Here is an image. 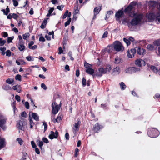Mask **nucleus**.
<instances>
[{
	"instance_id": "nucleus-38",
	"label": "nucleus",
	"mask_w": 160,
	"mask_h": 160,
	"mask_svg": "<svg viewBox=\"0 0 160 160\" xmlns=\"http://www.w3.org/2000/svg\"><path fill=\"white\" fill-rule=\"evenodd\" d=\"M13 82V79L8 78L6 80V82L9 84H11Z\"/></svg>"
},
{
	"instance_id": "nucleus-25",
	"label": "nucleus",
	"mask_w": 160,
	"mask_h": 160,
	"mask_svg": "<svg viewBox=\"0 0 160 160\" xmlns=\"http://www.w3.org/2000/svg\"><path fill=\"white\" fill-rule=\"evenodd\" d=\"M113 71V72L115 74H118L120 72V68L118 67L115 68Z\"/></svg>"
},
{
	"instance_id": "nucleus-56",
	"label": "nucleus",
	"mask_w": 160,
	"mask_h": 160,
	"mask_svg": "<svg viewBox=\"0 0 160 160\" xmlns=\"http://www.w3.org/2000/svg\"><path fill=\"white\" fill-rule=\"evenodd\" d=\"M31 144L32 145V147L33 148H35L36 147V146L35 145V144L33 141H31Z\"/></svg>"
},
{
	"instance_id": "nucleus-53",
	"label": "nucleus",
	"mask_w": 160,
	"mask_h": 160,
	"mask_svg": "<svg viewBox=\"0 0 160 160\" xmlns=\"http://www.w3.org/2000/svg\"><path fill=\"white\" fill-rule=\"evenodd\" d=\"M15 98L19 102L20 101V97L18 95H16L15 96Z\"/></svg>"
},
{
	"instance_id": "nucleus-15",
	"label": "nucleus",
	"mask_w": 160,
	"mask_h": 160,
	"mask_svg": "<svg viewBox=\"0 0 160 160\" xmlns=\"http://www.w3.org/2000/svg\"><path fill=\"white\" fill-rule=\"evenodd\" d=\"M135 2H132L129 5L125 8V12H128L130 11L133 8L134 6H135Z\"/></svg>"
},
{
	"instance_id": "nucleus-54",
	"label": "nucleus",
	"mask_w": 160,
	"mask_h": 160,
	"mask_svg": "<svg viewBox=\"0 0 160 160\" xmlns=\"http://www.w3.org/2000/svg\"><path fill=\"white\" fill-rule=\"evenodd\" d=\"M41 87L44 90H45L47 89V87L43 83H42L41 84Z\"/></svg>"
},
{
	"instance_id": "nucleus-44",
	"label": "nucleus",
	"mask_w": 160,
	"mask_h": 160,
	"mask_svg": "<svg viewBox=\"0 0 160 160\" xmlns=\"http://www.w3.org/2000/svg\"><path fill=\"white\" fill-rule=\"evenodd\" d=\"M28 116V115L25 112H22L21 114V117L26 118Z\"/></svg>"
},
{
	"instance_id": "nucleus-60",
	"label": "nucleus",
	"mask_w": 160,
	"mask_h": 160,
	"mask_svg": "<svg viewBox=\"0 0 160 160\" xmlns=\"http://www.w3.org/2000/svg\"><path fill=\"white\" fill-rule=\"evenodd\" d=\"M12 17L14 19H17L18 17V16L16 14L13 13L12 15Z\"/></svg>"
},
{
	"instance_id": "nucleus-29",
	"label": "nucleus",
	"mask_w": 160,
	"mask_h": 160,
	"mask_svg": "<svg viewBox=\"0 0 160 160\" xmlns=\"http://www.w3.org/2000/svg\"><path fill=\"white\" fill-rule=\"evenodd\" d=\"M100 128V126L98 123H96L94 128V130L95 132H97Z\"/></svg>"
},
{
	"instance_id": "nucleus-52",
	"label": "nucleus",
	"mask_w": 160,
	"mask_h": 160,
	"mask_svg": "<svg viewBox=\"0 0 160 160\" xmlns=\"http://www.w3.org/2000/svg\"><path fill=\"white\" fill-rule=\"evenodd\" d=\"M86 80L83 78L82 80V83L83 86H85L86 85Z\"/></svg>"
},
{
	"instance_id": "nucleus-42",
	"label": "nucleus",
	"mask_w": 160,
	"mask_h": 160,
	"mask_svg": "<svg viewBox=\"0 0 160 160\" xmlns=\"http://www.w3.org/2000/svg\"><path fill=\"white\" fill-rule=\"evenodd\" d=\"M92 65L91 64H89L87 62L84 63V66L87 69L91 68Z\"/></svg>"
},
{
	"instance_id": "nucleus-45",
	"label": "nucleus",
	"mask_w": 160,
	"mask_h": 160,
	"mask_svg": "<svg viewBox=\"0 0 160 160\" xmlns=\"http://www.w3.org/2000/svg\"><path fill=\"white\" fill-rule=\"evenodd\" d=\"M113 13V12L111 11H110L107 12V13L106 15V18H108L110 15Z\"/></svg>"
},
{
	"instance_id": "nucleus-47",
	"label": "nucleus",
	"mask_w": 160,
	"mask_h": 160,
	"mask_svg": "<svg viewBox=\"0 0 160 160\" xmlns=\"http://www.w3.org/2000/svg\"><path fill=\"white\" fill-rule=\"evenodd\" d=\"M13 39V37H10L8 38L7 42L8 43H10L12 42V40Z\"/></svg>"
},
{
	"instance_id": "nucleus-59",
	"label": "nucleus",
	"mask_w": 160,
	"mask_h": 160,
	"mask_svg": "<svg viewBox=\"0 0 160 160\" xmlns=\"http://www.w3.org/2000/svg\"><path fill=\"white\" fill-rule=\"evenodd\" d=\"M59 52H58V54H60L63 52V50L61 47H60L58 48Z\"/></svg>"
},
{
	"instance_id": "nucleus-19",
	"label": "nucleus",
	"mask_w": 160,
	"mask_h": 160,
	"mask_svg": "<svg viewBox=\"0 0 160 160\" xmlns=\"http://www.w3.org/2000/svg\"><path fill=\"white\" fill-rule=\"evenodd\" d=\"M122 62L121 58L118 56L116 57L114 59V62L116 64H118Z\"/></svg>"
},
{
	"instance_id": "nucleus-50",
	"label": "nucleus",
	"mask_w": 160,
	"mask_h": 160,
	"mask_svg": "<svg viewBox=\"0 0 160 160\" xmlns=\"http://www.w3.org/2000/svg\"><path fill=\"white\" fill-rule=\"evenodd\" d=\"M64 7V6L63 5H61V6H58L57 7V8L60 10H62Z\"/></svg>"
},
{
	"instance_id": "nucleus-35",
	"label": "nucleus",
	"mask_w": 160,
	"mask_h": 160,
	"mask_svg": "<svg viewBox=\"0 0 160 160\" xmlns=\"http://www.w3.org/2000/svg\"><path fill=\"white\" fill-rule=\"evenodd\" d=\"M0 49L1 51L2 55H4L5 53V51L6 50V48L5 47L1 48Z\"/></svg>"
},
{
	"instance_id": "nucleus-48",
	"label": "nucleus",
	"mask_w": 160,
	"mask_h": 160,
	"mask_svg": "<svg viewBox=\"0 0 160 160\" xmlns=\"http://www.w3.org/2000/svg\"><path fill=\"white\" fill-rule=\"evenodd\" d=\"M68 13V10H66V11L65 13L64 14V15L63 16V17H62L63 19H65L67 17Z\"/></svg>"
},
{
	"instance_id": "nucleus-32",
	"label": "nucleus",
	"mask_w": 160,
	"mask_h": 160,
	"mask_svg": "<svg viewBox=\"0 0 160 160\" xmlns=\"http://www.w3.org/2000/svg\"><path fill=\"white\" fill-rule=\"evenodd\" d=\"M27 60L28 61H32L34 60V58L31 56H28L26 58Z\"/></svg>"
},
{
	"instance_id": "nucleus-30",
	"label": "nucleus",
	"mask_w": 160,
	"mask_h": 160,
	"mask_svg": "<svg viewBox=\"0 0 160 160\" xmlns=\"http://www.w3.org/2000/svg\"><path fill=\"white\" fill-rule=\"evenodd\" d=\"M119 84L121 90H123L126 88V86L123 82H121Z\"/></svg>"
},
{
	"instance_id": "nucleus-20",
	"label": "nucleus",
	"mask_w": 160,
	"mask_h": 160,
	"mask_svg": "<svg viewBox=\"0 0 160 160\" xmlns=\"http://www.w3.org/2000/svg\"><path fill=\"white\" fill-rule=\"evenodd\" d=\"M151 69L154 72L156 73L158 72L159 74L160 75V69L158 70V68L154 66H151Z\"/></svg>"
},
{
	"instance_id": "nucleus-18",
	"label": "nucleus",
	"mask_w": 160,
	"mask_h": 160,
	"mask_svg": "<svg viewBox=\"0 0 160 160\" xmlns=\"http://www.w3.org/2000/svg\"><path fill=\"white\" fill-rule=\"evenodd\" d=\"M136 49L138 54L139 55H143L146 53L145 50L142 48H140L139 47H137Z\"/></svg>"
},
{
	"instance_id": "nucleus-17",
	"label": "nucleus",
	"mask_w": 160,
	"mask_h": 160,
	"mask_svg": "<svg viewBox=\"0 0 160 160\" xmlns=\"http://www.w3.org/2000/svg\"><path fill=\"white\" fill-rule=\"evenodd\" d=\"M123 14V12L122 10H119L115 14L117 20H119L120 18H121Z\"/></svg>"
},
{
	"instance_id": "nucleus-36",
	"label": "nucleus",
	"mask_w": 160,
	"mask_h": 160,
	"mask_svg": "<svg viewBox=\"0 0 160 160\" xmlns=\"http://www.w3.org/2000/svg\"><path fill=\"white\" fill-rule=\"evenodd\" d=\"M22 122L20 121L17 124V127L19 129H22Z\"/></svg>"
},
{
	"instance_id": "nucleus-27",
	"label": "nucleus",
	"mask_w": 160,
	"mask_h": 160,
	"mask_svg": "<svg viewBox=\"0 0 160 160\" xmlns=\"http://www.w3.org/2000/svg\"><path fill=\"white\" fill-rule=\"evenodd\" d=\"M147 49L150 51H152L156 48H155L153 45L148 44L147 46Z\"/></svg>"
},
{
	"instance_id": "nucleus-28",
	"label": "nucleus",
	"mask_w": 160,
	"mask_h": 160,
	"mask_svg": "<svg viewBox=\"0 0 160 160\" xmlns=\"http://www.w3.org/2000/svg\"><path fill=\"white\" fill-rule=\"evenodd\" d=\"M16 141L20 145H22L23 143V140L20 138H17L16 139Z\"/></svg>"
},
{
	"instance_id": "nucleus-63",
	"label": "nucleus",
	"mask_w": 160,
	"mask_h": 160,
	"mask_svg": "<svg viewBox=\"0 0 160 160\" xmlns=\"http://www.w3.org/2000/svg\"><path fill=\"white\" fill-rule=\"evenodd\" d=\"M37 46L36 45H35L33 46L30 47L29 48L32 49V50H34L35 49L37 48Z\"/></svg>"
},
{
	"instance_id": "nucleus-22",
	"label": "nucleus",
	"mask_w": 160,
	"mask_h": 160,
	"mask_svg": "<svg viewBox=\"0 0 160 160\" xmlns=\"http://www.w3.org/2000/svg\"><path fill=\"white\" fill-rule=\"evenodd\" d=\"M86 71L87 73L92 75L94 72V69L91 68L87 69Z\"/></svg>"
},
{
	"instance_id": "nucleus-14",
	"label": "nucleus",
	"mask_w": 160,
	"mask_h": 160,
	"mask_svg": "<svg viewBox=\"0 0 160 160\" xmlns=\"http://www.w3.org/2000/svg\"><path fill=\"white\" fill-rule=\"evenodd\" d=\"M105 50L109 53L113 52V51L115 50L114 48V46H113V44L112 45H108L105 48Z\"/></svg>"
},
{
	"instance_id": "nucleus-61",
	"label": "nucleus",
	"mask_w": 160,
	"mask_h": 160,
	"mask_svg": "<svg viewBox=\"0 0 160 160\" xmlns=\"http://www.w3.org/2000/svg\"><path fill=\"white\" fill-rule=\"evenodd\" d=\"M154 44L155 46H159L160 44L159 42L158 41H155L154 42Z\"/></svg>"
},
{
	"instance_id": "nucleus-31",
	"label": "nucleus",
	"mask_w": 160,
	"mask_h": 160,
	"mask_svg": "<svg viewBox=\"0 0 160 160\" xmlns=\"http://www.w3.org/2000/svg\"><path fill=\"white\" fill-rule=\"evenodd\" d=\"M25 48L24 46L21 44H19L18 46V49L20 51H23L25 49Z\"/></svg>"
},
{
	"instance_id": "nucleus-7",
	"label": "nucleus",
	"mask_w": 160,
	"mask_h": 160,
	"mask_svg": "<svg viewBox=\"0 0 160 160\" xmlns=\"http://www.w3.org/2000/svg\"><path fill=\"white\" fill-rule=\"evenodd\" d=\"M60 106L57 105L55 102H53L52 104V113L54 114L57 113L60 109Z\"/></svg>"
},
{
	"instance_id": "nucleus-58",
	"label": "nucleus",
	"mask_w": 160,
	"mask_h": 160,
	"mask_svg": "<svg viewBox=\"0 0 160 160\" xmlns=\"http://www.w3.org/2000/svg\"><path fill=\"white\" fill-rule=\"evenodd\" d=\"M2 36L4 38H6L8 37V34L6 32H3L2 33Z\"/></svg>"
},
{
	"instance_id": "nucleus-16",
	"label": "nucleus",
	"mask_w": 160,
	"mask_h": 160,
	"mask_svg": "<svg viewBox=\"0 0 160 160\" xmlns=\"http://www.w3.org/2000/svg\"><path fill=\"white\" fill-rule=\"evenodd\" d=\"M101 6H98L95 8L94 10V16L93 19H95L96 18V15H97L101 10Z\"/></svg>"
},
{
	"instance_id": "nucleus-23",
	"label": "nucleus",
	"mask_w": 160,
	"mask_h": 160,
	"mask_svg": "<svg viewBox=\"0 0 160 160\" xmlns=\"http://www.w3.org/2000/svg\"><path fill=\"white\" fill-rule=\"evenodd\" d=\"M29 128L31 129L32 128L33 126L34 125L35 123L33 121L32 119H29Z\"/></svg>"
},
{
	"instance_id": "nucleus-1",
	"label": "nucleus",
	"mask_w": 160,
	"mask_h": 160,
	"mask_svg": "<svg viewBox=\"0 0 160 160\" xmlns=\"http://www.w3.org/2000/svg\"><path fill=\"white\" fill-rule=\"evenodd\" d=\"M146 17L149 22L155 21L158 23H160V4L157 10L147 14Z\"/></svg>"
},
{
	"instance_id": "nucleus-26",
	"label": "nucleus",
	"mask_w": 160,
	"mask_h": 160,
	"mask_svg": "<svg viewBox=\"0 0 160 160\" xmlns=\"http://www.w3.org/2000/svg\"><path fill=\"white\" fill-rule=\"evenodd\" d=\"M80 122V121H78L77 123H75L74 124V128H73V129L75 130H77L79 127Z\"/></svg>"
},
{
	"instance_id": "nucleus-3",
	"label": "nucleus",
	"mask_w": 160,
	"mask_h": 160,
	"mask_svg": "<svg viewBox=\"0 0 160 160\" xmlns=\"http://www.w3.org/2000/svg\"><path fill=\"white\" fill-rule=\"evenodd\" d=\"M111 70V66L107 65L103 67H100L98 69V72L96 75L98 76H101L103 74L108 73Z\"/></svg>"
},
{
	"instance_id": "nucleus-11",
	"label": "nucleus",
	"mask_w": 160,
	"mask_h": 160,
	"mask_svg": "<svg viewBox=\"0 0 160 160\" xmlns=\"http://www.w3.org/2000/svg\"><path fill=\"white\" fill-rule=\"evenodd\" d=\"M58 132L57 131H56L55 132L51 131L49 135V138L51 139H52L54 138H57L58 137Z\"/></svg>"
},
{
	"instance_id": "nucleus-51",
	"label": "nucleus",
	"mask_w": 160,
	"mask_h": 160,
	"mask_svg": "<svg viewBox=\"0 0 160 160\" xmlns=\"http://www.w3.org/2000/svg\"><path fill=\"white\" fill-rule=\"evenodd\" d=\"M12 1L14 6H17L18 5V2L17 0H12Z\"/></svg>"
},
{
	"instance_id": "nucleus-49",
	"label": "nucleus",
	"mask_w": 160,
	"mask_h": 160,
	"mask_svg": "<svg viewBox=\"0 0 160 160\" xmlns=\"http://www.w3.org/2000/svg\"><path fill=\"white\" fill-rule=\"evenodd\" d=\"M24 105L26 108H27V109H28L29 108V103L28 102H25L24 103Z\"/></svg>"
},
{
	"instance_id": "nucleus-46",
	"label": "nucleus",
	"mask_w": 160,
	"mask_h": 160,
	"mask_svg": "<svg viewBox=\"0 0 160 160\" xmlns=\"http://www.w3.org/2000/svg\"><path fill=\"white\" fill-rule=\"evenodd\" d=\"M21 76L19 74L17 75L15 77V78L17 80H18L19 81H21Z\"/></svg>"
},
{
	"instance_id": "nucleus-37",
	"label": "nucleus",
	"mask_w": 160,
	"mask_h": 160,
	"mask_svg": "<svg viewBox=\"0 0 160 160\" xmlns=\"http://www.w3.org/2000/svg\"><path fill=\"white\" fill-rule=\"evenodd\" d=\"M3 88L6 90H11L12 88L10 87L8 85H6L3 87Z\"/></svg>"
},
{
	"instance_id": "nucleus-41",
	"label": "nucleus",
	"mask_w": 160,
	"mask_h": 160,
	"mask_svg": "<svg viewBox=\"0 0 160 160\" xmlns=\"http://www.w3.org/2000/svg\"><path fill=\"white\" fill-rule=\"evenodd\" d=\"M3 11L4 14H6V15H7L8 14V13L9 12V8L8 7H7V8H6V11L5 12V10H3Z\"/></svg>"
},
{
	"instance_id": "nucleus-39",
	"label": "nucleus",
	"mask_w": 160,
	"mask_h": 160,
	"mask_svg": "<svg viewBox=\"0 0 160 160\" xmlns=\"http://www.w3.org/2000/svg\"><path fill=\"white\" fill-rule=\"evenodd\" d=\"M6 42V41L5 40H2V38H0V46H3Z\"/></svg>"
},
{
	"instance_id": "nucleus-62",
	"label": "nucleus",
	"mask_w": 160,
	"mask_h": 160,
	"mask_svg": "<svg viewBox=\"0 0 160 160\" xmlns=\"http://www.w3.org/2000/svg\"><path fill=\"white\" fill-rule=\"evenodd\" d=\"M65 138L66 139L68 140L69 138V136L68 132H66L65 135Z\"/></svg>"
},
{
	"instance_id": "nucleus-43",
	"label": "nucleus",
	"mask_w": 160,
	"mask_h": 160,
	"mask_svg": "<svg viewBox=\"0 0 160 160\" xmlns=\"http://www.w3.org/2000/svg\"><path fill=\"white\" fill-rule=\"evenodd\" d=\"M123 40L126 43L127 46H128L130 44V41L129 40L126 39L125 38H124Z\"/></svg>"
},
{
	"instance_id": "nucleus-34",
	"label": "nucleus",
	"mask_w": 160,
	"mask_h": 160,
	"mask_svg": "<svg viewBox=\"0 0 160 160\" xmlns=\"http://www.w3.org/2000/svg\"><path fill=\"white\" fill-rule=\"evenodd\" d=\"M30 35L29 33H26L23 35V38L24 39H26L29 38Z\"/></svg>"
},
{
	"instance_id": "nucleus-9",
	"label": "nucleus",
	"mask_w": 160,
	"mask_h": 160,
	"mask_svg": "<svg viewBox=\"0 0 160 160\" xmlns=\"http://www.w3.org/2000/svg\"><path fill=\"white\" fill-rule=\"evenodd\" d=\"M32 118L36 121L39 120V117L36 113L30 112L29 114V119H32Z\"/></svg>"
},
{
	"instance_id": "nucleus-40",
	"label": "nucleus",
	"mask_w": 160,
	"mask_h": 160,
	"mask_svg": "<svg viewBox=\"0 0 160 160\" xmlns=\"http://www.w3.org/2000/svg\"><path fill=\"white\" fill-rule=\"evenodd\" d=\"M71 18H69V19H68V20L65 23V26L66 27L68 25H69L70 24V23L71 22Z\"/></svg>"
},
{
	"instance_id": "nucleus-55",
	"label": "nucleus",
	"mask_w": 160,
	"mask_h": 160,
	"mask_svg": "<svg viewBox=\"0 0 160 160\" xmlns=\"http://www.w3.org/2000/svg\"><path fill=\"white\" fill-rule=\"evenodd\" d=\"M68 56L70 57V58L72 60H73L74 58L72 56V53L71 52H69L68 54Z\"/></svg>"
},
{
	"instance_id": "nucleus-13",
	"label": "nucleus",
	"mask_w": 160,
	"mask_h": 160,
	"mask_svg": "<svg viewBox=\"0 0 160 160\" xmlns=\"http://www.w3.org/2000/svg\"><path fill=\"white\" fill-rule=\"evenodd\" d=\"M136 50L135 49H132L130 51H128L127 56L129 58H132L134 57V55L136 53Z\"/></svg>"
},
{
	"instance_id": "nucleus-8",
	"label": "nucleus",
	"mask_w": 160,
	"mask_h": 160,
	"mask_svg": "<svg viewBox=\"0 0 160 160\" xmlns=\"http://www.w3.org/2000/svg\"><path fill=\"white\" fill-rule=\"evenodd\" d=\"M140 70V69L139 68L133 67L127 68L125 70V71L127 73H132L139 71Z\"/></svg>"
},
{
	"instance_id": "nucleus-5",
	"label": "nucleus",
	"mask_w": 160,
	"mask_h": 160,
	"mask_svg": "<svg viewBox=\"0 0 160 160\" xmlns=\"http://www.w3.org/2000/svg\"><path fill=\"white\" fill-rule=\"evenodd\" d=\"M114 50L117 52L122 51L124 48L121 43L118 41H116L113 43Z\"/></svg>"
},
{
	"instance_id": "nucleus-21",
	"label": "nucleus",
	"mask_w": 160,
	"mask_h": 160,
	"mask_svg": "<svg viewBox=\"0 0 160 160\" xmlns=\"http://www.w3.org/2000/svg\"><path fill=\"white\" fill-rule=\"evenodd\" d=\"M12 88L14 90H16L17 92H20L21 91L20 87L19 85H17L16 86H13Z\"/></svg>"
},
{
	"instance_id": "nucleus-57",
	"label": "nucleus",
	"mask_w": 160,
	"mask_h": 160,
	"mask_svg": "<svg viewBox=\"0 0 160 160\" xmlns=\"http://www.w3.org/2000/svg\"><path fill=\"white\" fill-rule=\"evenodd\" d=\"M11 55V52L9 50H7L6 52V55L7 56H10Z\"/></svg>"
},
{
	"instance_id": "nucleus-64",
	"label": "nucleus",
	"mask_w": 160,
	"mask_h": 160,
	"mask_svg": "<svg viewBox=\"0 0 160 160\" xmlns=\"http://www.w3.org/2000/svg\"><path fill=\"white\" fill-rule=\"evenodd\" d=\"M108 32L107 31L105 32L104 33L103 35H102V38H105L108 35Z\"/></svg>"
},
{
	"instance_id": "nucleus-10",
	"label": "nucleus",
	"mask_w": 160,
	"mask_h": 160,
	"mask_svg": "<svg viewBox=\"0 0 160 160\" xmlns=\"http://www.w3.org/2000/svg\"><path fill=\"white\" fill-rule=\"evenodd\" d=\"M135 63L137 66L139 67L144 66L145 65V61L141 59L136 60L135 62Z\"/></svg>"
},
{
	"instance_id": "nucleus-33",
	"label": "nucleus",
	"mask_w": 160,
	"mask_h": 160,
	"mask_svg": "<svg viewBox=\"0 0 160 160\" xmlns=\"http://www.w3.org/2000/svg\"><path fill=\"white\" fill-rule=\"evenodd\" d=\"M37 143L38 144V145L41 149H42V147L43 145V142L42 141L37 140Z\"/></svg>"
},
{
	"instance_id": "nucleus-4",
	"label": "nucleus",
	"mask_w": 160,
	"mask_h": 160,
	"mask_svg": "<svg viewBox=\"0 0 160 160\" xmlns=\"http://www.w3.org/2000/svg\"><path fill=\"white\" fill-rule=\"evenodd\" d=\"M148 133L149 137L154 138L158 137L159 135V131L156 129L151 128L148 130Z\"/></svg>"
},
{
	"instance_id": "nucleus-24",
	"label": "nucleus",
	"mask_w": 160,
	"mask_h": 160,
	"mask_svg": "<svg viewBox=\"0 0 160 160\" xmlns=\"http://www.w3.org/2000/svg\"><path fill=\"white\" fill-rule=\"evenodd\" d=\"M157 3L154 1H150L148 3V5L150 7H154L156 6Z\"/></svg>"
},
{
	"instance_id": "nucleus-6",
	"label": "nucleus",
	"mask_w": 160,
	"mask_h": 160,
	"mask_svg": "<svg viewBox=\"0 0 160 160\" xmlns=\"http://www.w3.org/2000/svg\"><path fill=\"white\" fill-rule=\"evenodd\" d=\"M6 122V119L2 115L0 114V127L3 130L6 129L5 124Z\"/></svg>"
},
{
	"instance_id": "nucleus-12",
	"label": "nucleus",
	"mask_w": 160,
	"mask_h": 160,
	"mask_svg": "<svg viewBox=\"0 0 160 160\" xmlns=\"http://www.w3.org/2000/svg\"><path fill=\"white\" fill-rule=\"evenodd\" d=\"M6 144L5 139L0 137V150L4 148L6 146Z\"/></svg>"
},
{
	"instance_id": "nucleus-2",
	"label": "nucleus",
	"mask_w": 160,
	"mask_h": 160,
	"mask_svg": "<svg viewBox=\"0 0 160 160\" xmlns=\"http://www.w3.org/2000/svg\"><path fill=\"white\" fill-rule=\"evenodd\" d=\"M130 16L131 17L133 16L134 18L131 21V24L132 25H136L140 23L142 18V16L139 14L133 12L131 13Z\"/></svg>"
}]
</instances>
